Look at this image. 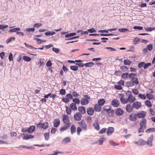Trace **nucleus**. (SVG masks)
<instances>
[{
  "label": "nucleus",
  "instance_id": "obj_1",
  "mask_svg": "<svg viewBox=\"0 0 155 155\" xmlns=\"http://www.w3.org/2000/svg\"><path fill=\"white\" fill-rule=\"evenodd\" d=\"M126 94L127 97V103H132L136 100L135 97L132 95L131 91H128Z\"/></svg>",
  "mask_w": 155,
  "mask_h": 155
},
{
  "label": "nucleus",
  "instance_id": "obj_2",
  "mask_svg": "<svg viewBox=\"0 0 155 155\" xmlns=\"http://www.w3.org/2000/svg\"><path fill=\"white\" fill-rule=\"evenodd\" d=\"M84 98H83L81 100V103L82 105H86L89 102V101L90 99L89 96L87 95H85L84 96Z\"/></svg>",
  "mask_w": 155,
  "mask_h": 155
},
{
  "label": "nucleus",
  "instance_id": "obj_3",
  "mask_svg": "<svg viewBox=\"0 0 155 155\" xmlns=\"http://www.w3.org/2000/svg\"><path fill=\"white\" fill-rule=\"evenodd\" d=\"M78 124L80 126L83 130H86L87 129V126L85 121L82 120L78 122Z\"/></svg>",
  "mask_w": 155,
  "mask_h": 155
},
{
  "label": "nucleus",
  "instance_id": "obj_4",
  "mask_svg": "<svg viewBox=\"0 0 155 155\" xmlns=\"http://www.w3.org/2000/svg\"><path fill=\"white\" fill-rule=\"evenodd\" d=\"M37 127L45 129H47L49 127V124L48 122H44L43 123H39L37 125Z\"/></svg>",
  "mask_w": 155,
  "mask_h": 155
},
{
  "label": "nucleus",
  "instance_id": "obj_5",
  "mask_svg": "<svg viewBox=\"0 0 155 155\" xmlns=\"http://www.w3.org/2000/svg\"><path fill=\"white\" fill-rule=\"evenodd\" d=\"M82 117V115L80 112H77L74 115V119L76 121H81Z\"/></svg>",
  "mask_w": 155,
  "mask_h": 155
},
{
  "label": "nucleus",
  "instance_id": "obj_6",
  "mask_svg": "<svg viewBox=\"0 0 155 155\" xmlns=\"http://www.w3.org/2000/svg\"><path fill=\"white\" fill-rule=\"evenodd\" d=\"M118 96L120 98L121 102L123 104H125L127 103V98L125 99L124 97V95L123 94H119Z\"/></svg>",
  "mask_w": 155,
  "mask_h": 155
},
{
  "label": "nucleus",
  "instance_id": "obj_7",
  "mask_svg": "<svg viewBox=\"0 0 155 155\" xmlns=\"http://www.w3.org/2000/svg\"><path fill=\"white\" fill-rule=\"evenodd\" d=\"M146 115V113L145 111L142 110L138 112L137 114V117L138 118H144Z\"/></svg>",
  "mask_w": 155,
  "mask_h": 155
},
{
  "label": "nucleus",
  "instance_id": "obj_8",
  "mask_svg": "<svg viewBox=\"0 0 155 155\" xmlns=\"http://www.w3.org/2000/svg\"><path fill=\"white\" fill-rule=\"evenodd\" d=\"M141 104L140 102L135 101L132 104V107L136 109H138L141 107Z\"/></svg>",
  "mask_w": 155,
  "mask_h": 155
},
{
  "label": "nucleus",
  "instance_id": "obj_9",
  "mask_svg": "<svg viewBox=\"0 0 155 155\" xmlns=\"http://www.w3.org/2000/svg\"><path fill=\"white\" fill-rule=\"evenodd\" d=\"M94 110L93 107H89L87 108V114L90 115L92 116L94 114Z\"/></svg>",
  "mask_w": 155,
  "mask_h": 155
},
{
  "label": "nucleus",
  "instance_id": "obj_10",
  "mask_svg": "<svg viewBox=\"0 0 155 155\" xmlns=\"http://www.w3.org/2000/svg\"><path fill=\"white\" fill-rule=\"evenodd\" d=\"M136 117L137 115L136 114L133 113L129 115V119L131 121H134L137 119Z\"/></svg>",
  "mask_w": 155,
  "mask_h": 155
},
{
  "label": "nucleus",
  "instance_id": "obj_11",
  "mask_svg": "<svg viewBox=\"0 0 155 155\" xmlns=\"http://www.w3.org/2000/svg\"><path fill=\"white\" fill-rule=\"evenodd\" d=\"M63 121L65 124L68 125L69 124V122L70 120L68 116L67 115H64L63 116Z\"/></svg>",
  "mask_w": 155,
  "mask_h": 155
},
{
  "label": "nucleus",
  "instance_id": "obj_12",
  "mask_svg": "<svg viewBox=\"0 0 155 155\" xmlns=\"http://www.w3.org/2000/svg\"><path fill=\"white\" fill-rule=\"evenodd\" d=\"M78 110L81 114H84L86 113V109L83 106H79L78 108Z\"/></svg>",
  "mask_w": 155,
  "mask_h": 155
},
{
  "label": "nucleus",
  "instance_id": "obj_13",
  "mask_svg": "<svg viewBox=\"0 0 155 155\" xmlns=\"http://www.w3.org/2000/svg\"><path fill=\"white\" fill-rule=\"evenodd\" d=\"M119 104V101L117 99H114L112 101L111 105L114 107H117Z\"/></svg>",
  "mask_w": 155,
  "mask_h": 155
},
{
  "label": "nucleus",
  "instance_id": "obj_14",
  "mask_svg": "<svg viewBox=\"0 0 155 155\" xmlns=\"http://www.w3.org/2000/svg\"><path fill=\"white\" fill-rule=\"evenodd\" d=\"M106 110L107 112L108 113L109 116L111 117L114 115L115 113L114 111L113 110L111 109L110 107L108 109H106Z\"/></svg>",
  "mask_w": 155,
  "mask_h": 155
},
{
  "label": "nucleus",
  "instance_id": "obj_15",
  "mask_svg": "<svg viewBox=\"0 0 155 155\" xmlns=\"http://www.w3.org/2000/svg\"><path fill=\"white\" fill-rule=\"evenodd\" d=\"M124 113V110L120 108L117 109L115 112L116 114L118 116H120L123 115Z\"/></svg>",
  "mask_w": 155,
  "mask_h": 155
},
{
  "label": "nucleus",
  "instance_id": "obj_16",
  "mask_svg": "<svg viewBox=\"0 0 155 155\" xmlns=\"http://www.w3.org/2000/svg\"><path fill=\"white\" fill-rule=\"evenodd\" d=\"M60 124V121L59 119L56 118L53 121L54 126L55 127H57Z\"/></svg>",
  "mask_w": 155,
  "mask_h": 155
},
{
  "label": "nucleus",
  "instance_id": "obj_17",
  "mask_svg": "<svg viewBox=\"0 0 155 155\" xmlns=\"http://www.w3.org/2000/svg\"><path fill=\"white\" fill-rule=\"evenodd\" d=\"M133 107L130 104H127L126 107V110L128 112H131L133 110Z\"/></svg>",
  "mask_w": 155,
  "mask_h": 155
},
{
  "label": "nucleus",
  "instance_id": "obj_18",
  "mask_svg": "<svg viewBox=\"0 0 155 155\" xmlns=\"http://www.w3.org/2000/svg\"><path fill=\"white\" fill-rule=\"evenodd\" d=\"M114 129L113 127H109L107 130V133L108 136L111 135L114 132Z\"/></svg>",
  "mask_w": 155,
  "mask_h": 155
},
{
  "label": "nucleus",
  "instance_id": "obj_19",
  "mask_svg": "<svg viewBox=\"0 0 155 155\" xmlns=\"http://www.w3.org/2000/svg\"><path fill=\"white\" fill-rule=\"evenodd\" d=\"M153 135H152L150 136V137L147 140V144L149 145L150 146H151L152 144V140L153 139Z\"/></svg>",
  "mask_w": 155,
  "mask_h": 155
},
{
  "label": "nucleus",
  "instance_id": "obj_20",
  "mask_svg": "<svg viewBox=\"0 0 155 155\" xmlns=\"http://www.w3.org/2000/svg\"><path fill=\"white\" fill-rule=\"evenodd\" d=\"M146 120L145 119H143L140 121V127H144V128H146Z\"/></svg>",
  "mask_w": 155,
  "mask_h": 155
},
{
  "label": "nucleus",
  "instance_id": "obj_21",
  "mask_svg": "<svg viewBox=\"0 0 155 155\" xmlns=\"http://www.w3.org/2000/svg\"><path fill=\"white\" fill-rule=\"evenodd\" d=\"M70 130L72 134L75 133L76 130V128L75 125L74 124L72 125L70 128Z\"/></svg>",
  "mask_w": 155,
  "mask_h": 155
},
{
  "label": "nucleus",
  "instance_id": "obj_22",
  "mask_svg": "<svg viewBox=\"0 0 155 155\" xmlns=\"http://www.w3.org/2000/svg\"><path fill=\"white\" fill-rule=\"evenodd\" d=\"M101 106L99 104H95L94 106V109L95 111L97 112H99L101 110Z\"/></svg>",
  "mask_w": 155,
  "mask_h": 155
},
{
  "label": "nucleus",
  "instance_id": "obj_23",
  "mask_svg": "<svg viewBox=\"0 0 155 155\" xmlns=\"http://www.w3.org/2000/svg\"><path fill=\"white\" fill-rule=\"evenodd\" d=\"M24 44L25 45V46L27 48H30L31 49H41V50H43V49H44V48H43V47H41V48H34V47H33V46H31V45H28L26 43H24Z\"/></svg>",
  "mask_w": 155,
  "mask_h": 155
},
{
  "label": "nucleus",
  "instance_id": "obj_24",
  "mask_svg": "<svg viewBox=\"0 0 155 155\" xmlns=\"http://www.w3.org/2000/svg\"><path fill=\"white\" fill-rule=\"evenodd\" d=\"M70 107L71 110L74 111H76L77 110V107L75 104L74 103H72L70 104Z\"/></svg>",
  "mask_w": 155,
  "mask_h": 155
},
{
  "label": "nucleus",
  "instance_id": "obj_25",
  "mask_svg": "<svg viewBox=\"0 0 155 155\" xmlns=\"http://www.w3.org/2000/svg\"><path fill=\"white\" fill-rule=\"evenodd\" d=\"M35 126H31L28 129V132L29 133L34 132L35 131Z\"/></svg>",
  "mask_w": 155,
  "mask_h": 155
},
{
  "label": "nucleus",
  "instance_id": "obj_26",
  "mask_svg": "<svg viewBox=\"0 0 155 155\" xmlns=\"http://www.w3.org/2000/svg\"><path fill=\"white\" fill-rule=\"evenodd\" d=\"M93 126L96 130H98L100 129L98 121H95L93 123Z\"/></svg>",
  "mask_w": 155,
  "mask_h": 155
},
{
  "label": "nucleus",
  "instance_id": "obj_27",
  "mask_svg": "<svg viewBox=\"0 0 155 155\" xmlns=\"http://www.w3.org/2000/svg\"><path fill=\"white\" fill-rule=\"evenodd\" d=\"M105 102V101L104 99H100L98 101V103L100 106H102Z\"/></svg>",
  "mask_w": 155,
  "mask_h": 155
},
{
  "label": "nucleus",
  "instance_id": "obj_28",
  "mask_svg": "<svg viewBox=\"0 0 155 155\" xmlns=\"http://www.w3.org/2000/svg\"><path fill=\"white\" fill-rule=\"evenodd\" d=\"M70 142L71 139L69 137H67L65 138L62 140V142L65 143H70Z\"/></svg>",
  "mask_w": 155,
  "mask_h": 155
},
{
  "label": "nucleus",
  "instance_id": "obj_29",
  "mask_svg": "<svg viewBox=\"0 0 155 155\" xmlns=\"http://www.w3.org/2000/svg\"><path fill=\"white\" fill-rule=\"evenodd\" d=\"M65 107L67 114L68 115H70L71 113V108L68 107L67 106H65Z\"/></svg>",
  "mask_w": 155,
  "mask_h": 155
},
{
  "label": "nucleus",
  "instance_id": "obj_30",
  "mask_svg": "<svg viewBox=\"0 0 155 155\" xmlns=\"http://www.w3.org/2000/svg\"><path fill=\"white\" fill-rule=\"evenodd\" d=\"M145 104L148 107H151L152 106V104L149 100H146L145 102Z\"/></svg>",
  "mask_w": 155,
  "mask_h": 155
},
{
  "label": "nucleus",
  "instance_id": "obj_31",
  "mask_svg": "<svg viewBox=\"0 0 155 155\" xmlns=\"http://www.w3.org/2000/svg\"><path fill=\"white\" fill-rule=\"evenodd\" d=\"M21 29L19 28H15L10 29L9 30V32H15L20 30Z\"/></svg>",
  "mask_w": 155,
  "mask_h": 155
},
{
  "label": "nucleus",
  "instance_id": "obj_32",
  "mask_svg": "<svg viewBox=\"0 0 155 155\" xmlns=\"http://www.w3.org/2000/svg\"><path fill=\"white\" fill-rule=\"evenodd\" d=\"M34 137V136L33 135H26L24 136L23 137V139L24 140H26L31 138H33Z\"/></svg>",
  "mask_w": 155,
  "mask_h": 155
},
{
  "label": "nucleus",
  "instance_id": "obj_33",
  "mask_svg": "<svg viewBox=\"0 0 155 155\" xmlns=\"http://www.w3.org/2000/svg\"><path fill=\"white\" fill-rule=\"evenodd\" d=\"M94 63L92 62H89L84 64V66L87 67H90L93 66Z\"/></svg>",
  "mask_w": 155,
  "mask_h": 155
},
{
  "label": "nucleus",
  "instance_id": "obj_34",
  "mask_svg": "<svg viewBox=\"0 0 155 155\" xmlns=\"http://www.w3.org/2000/svg\"><path fill=\"white\" fill-rule=\"evenodd\" d=\"M70 126V124L69 125L64 126L61 127L60 129V131H63L64 130H66L68 129Z\"/></svg>",
  "mask_w": 155,
  "mask_h": 155
},
{
  "label": "nucleus",
  "instance_id": "obj_35",
  "mask_svg": "<svg viewBox=\"0 0 155 155\" xmlns=\"http://www.w3.org/2000/svg\"><path fill=\"white\" fill-rule=\"evenodd\" d=\"M70 69L74 71H77L78 70V67L75 65H71L70 67Z\"/></svg>",
  "mask_w": 155,
  "mask_h": 155
},
{
  "label": "nucleus",
  "instance_id": "obj_36",
  "mask_svg": "<svg viewBox=\"0 0 155 155\" xmlns=\"http://www.w3.org/2000/svg\"><path fill=\"white\" fill-rule=\"evenodd\" d=\"M124 64L125 65H130L131 61L128 59H125L124 61Z\"/></svg>",
  "mask_w": 155,
  "mask_h": 155
},
{
  "label": "nucleus",
  "instance_id": "obj_37",
  "mask_svg": "<svg viewBox=\"0 0 155 155\" xmlns=\"http://www.w3.org/2000/svg\"><path fill=\"white\" fill-rule=\"evenodd\" d=\"M140 41V38L138 37H136L135 38L133 41V43L134 44L136 45L138 42H139Z\"/></svg>",
  "mask_w": 155,
  "mask_h": 155
},
{
  "label": "nucleus",
  "instance_id": "obj_38",
  "mask_svg": "<svg viewBox=\"0 0 155 155\" xmlns=\"http://www.w3.org/2000/svg\"><path fill=\"white\" fill-rule=\"evenodd\" d=\"M72 101L74 102L75 104H79L80 103V101L78 98H76L74 99H73Z\"/></svg>",
  "mask_w": 155,
  "mask_h": 155
},
{
  "label": "nucleus",
  "instance_id": "obj_39",
  "mask_svg": "<svg viewBox=\"0 0 155 155\" xmlns=\"http://www.w3.org/2000/svg\"><path fill=\"white\" fill-rule=\"evenodd\" d=\"M82 129L80 127H78L77 129V134L78 135H80L81 132L82 131Z\"/></svg>",
  "mask_w": 155,
  "mask_h": 155
},
{
  "label": "nucleus",
  "instance_id": "obj_40",
  "mask_svg": "<svg viewBox=\"0 0 155 155\" xmlns=\"http://www.w3.org/2000/svg\"><path fill=\"white\" fill-rule=\"evenodd\" d=\"M126 84L127 87H132L134 85V84L132 82H127Z\"/></svg>",
  "mask_w": 155,
  "mask_h": 155
},
{
  "label": "nucleus",
  "instance_id": "obj_41",
  "mask_svg": "<svg viewBox=\"0 0 155 155\" xmlns=\"http://www.w3.org/2000/svg\"><path fill=\"white\" fill-rule=\"evenodd\" d=\"M23 59L25 61H29L31 60V59L30 57L26 56H25L23 57Z\"/></svg>",
  "mask_w": 155,
  "mask_h": 155
},
{
  "label": "nucleus",
  "instance_id": "obj_42",
  "mask_svg": "<svg viewBox=\"0 0 155 155\" xmlns=\"http://www.w3.org/2000/svg\"><path fill=\"white\" fill-rule=\"evenodd\" d=\"M137 74L134 73H131L130 74H128V77L130 79H131L132 80L133 79L135 76H136Z\"/></svg>",
  "mask_w": 155,
  "mask_h": 155
},
{
  "label": "nucleus",
  "instance_id": "obj_43",
  "mask_svg": "<svg viewBox=\"0 0 155 155\" xmlns=\"http://www.w3.org/2000/svg\"><path fill=\"white\" fill-rule=\"evenodd\" d=\"M128 77V73H124L122 75L121 77L124 79H127Z\"/></svg>",
  "mask_w": 155,
  "mask_h": 155
},
{
  "label": "nucleus",
  "instance_id": "obj_44",
  "mask_svg": "<svg viewBox=\"0 0 155 155\" xmlns=\"http://www.w3.org/2000/svg\"><path fill=\"white\" fill-rule=\"evenodd\" d=\"M138 97L141 99L144 100L146 98V97L145 95L143 94H138Z\"/></svg>",
  "mask_w": 155,
  "mask_h": 155
},
{
  "label": "nucleus",
  "instance_id": "obj_45",
  "mask_svg": "<svg viewBox=\"0 0 155 155\" xmlns=\"http://www.w3.org/2000/svg\"><path fill=\"white\" fill-rule=\"evenodd\" d=\"M146 95L147 98L149 100L152 99L153 97V95L149 93H147Z\"/></svg>",
  "mask_w": 155,
  "mask_h": 155
},
{
  "label": "nucleus",
  "instance_id": "obj_46",
  "mask_svg": "<svg viewBox=\"0 0 155 155\" xmlns=\"http://www.w3.org/2000/svg\"><path fill=\"white\" fill-rule=\"evenodd\" d=\"M76 34V33H71L69 34H68L65 35V38H68L70 37L74 36Z\"/></svg>",
  "mask_w": 155,
  "mask_h": 155
},
{
  "label": "nucleus",
  "instance_id": "obj_47",
  "mask_svg": "<svg viewBox=\"0 0 155 155\" xmlns=\"http://www.w3.org/2000/svg\"><path fill=\"white\" fill-rule=\"evenodd\" d=\"M45 139L46 140H49V133H46L44 134Z\"/></svg>",
  "mask_w": 155,
  "mask_h": 155
},
{
  "label": "nucleus",
  "instance_id": "obj_48",
  "mask_svg": "<svg viewBox=\"0 0 155 155\" xmlns=\"http://www.w3.org/2000/svg\"><path fill=\"white\" fill-rule=\"evenodd\" d=\"M35 40H36L37 42L39 44H41V42H46L45 40H41V39L38 38H35Z\"/></svg>",
  "mask_w": 155,
  "mask_h": 155
},
{
  "label": "nucleus",
  "instance_id": "obj_49",
  "mask_svg": "<svg viewBox=\"0 0 155 155\" xmlns=\"http://www.w3.org/2000/svg\"><path fill=\"white\" fill-rule=\"evenodd\" d=\"M109 143L111 145L114 146H117L119 144V143H115L112 140H110L109 141Z\"/></svg>",
  "mask_w": 155,
  "mask_h": 155
},
{
  "label": "nucleus",
  "instance_id": "obj_50",
  "mask_svg": "<svg viewBox=\"0 0 155 155\" xmlns=\"http://www.w3.org/2000/svg\"><path fill=\"white\" fill-rule=\"evenodd\" d=\"M107 130V129L105 128H104L101 129L99 131V133L100 134H102L105 132Z\"/></svg>",
  "mask_w": 155,
  "mask_h": 155
},
{
  "label": "nucleus",
  "instance_id": "obj_51",
  "mask_svg": "<svg viewBox=\"0 0 155 155\" xmlns=\"http://www.w3.org/2000/svg\"><path fill=\"white\" fill-rule=\"evenodd\" d=\"M132 82L134 84H139V82L138 81V79L137 78H134L132 79Z\"/></svg>",
  "mask_w": 155,
  "mask_h": 155
},
{
  "label": "nucleus",
  "instance_id": "obj_52",
  "mask_svg": "<svg viewBox=\"0 0 155 155\" xmlns=\"http://www.w3.org/2000/svg\"><path fill=\"white\" fill-rule=\"evenodd\" d=\"M147 49H148V50L149 51H151L153 48V45L152 44H149L147 45Z\"/></svg>",
  "mask_w": 155,
  "mask_h": 155
},
{
  "label": "nucleus",
  "instance_id": "obj_53",
  "mask_svg": "<svg viewBox=\"0 0 155 155\" xmlns=\"http://www.w3.org/2000/svg\"><path fill=\"white\" fill-rule=\"evenodd\" d=\"M44 60V59H40L39 62L38 63V64H39V66L40 67H41V66H42L45 63L43 61Z\"/></svg>",
  "mask_w": 155,
  "mask_h": 155
},
{
  "label": "nucleus",
  "instance_id": "obj_54",
  "mask_svg": "<svg viewBox=\"0 0 155 155\" xmlns=\"http://www.w3.org/2000/svg\"><path fill=\"white\" fill-rule=\"evenodd\" d=\"M151 64L150 63H144V64L143 66V68L144 69H146L149 66H150Z\"/></svg>",
  "mask_w": 155,
  "mask_h": 155
},
{
  "label": "nucleus",
  "instance_id": "obj_55",
  "mask_svg": "<svg viewBox=\"0 0 155 155\" xmlns=\"http://www.w3.org/2000/svg\"><path fill=\"white\" fill-rule=\"evenodd\" d=\"M55 34V32L54 31H53L52 32H46L45 33V34L46 35H54Z\"/></svg>",
  "mask_w": 155,
  "mask_h": 155
},
{
  "label": "nucleus",
  "instance_id": "obj_56",
  "mask_svg": "<svg viewBox=\"0 0 155 155\" xmlns=\"http://www.w3.org/2000/svg\"><path fill=\"white\" fill-rule=\"evenodd\" d=\"M155 131V129L153 128H149L146 130V132L149 133L151 132H154Z\"/></svg>",
  "mask_w": 155,
  "mask_h": 155
},
{
  "label": "nucleus",
  "instance_id": "obj_57",
  "mask_svg": "<svg viewBox=\"0 0 155 155\" xmlns=\"http://www.w3.org/2000/svg\"><path fill=\"white\" fill-rule=\"evenodd\" d=\"M52 51L55 52L56 53H58L60 51V50L59 48H52Z\"/></svg>",
  "mask_w": 155,
  "mask_h": 155
},
{
  "label": "nucleus",
  "instance_id": "obj_58",
  "mask_svg": "<svg viewBox=\"0 0 155 155\" xmlns=\"http://www.w3.org/2000/svg\"><path fill=\"white\" fill-rule=\"evenodd\" d=\"M62 101L65 103H68L69 101L70 100L69 99V98L66 97V98L64 97L62 98Z\"/></svg>",
  "mask_w": 155,
  "mask_h": 155
},
{
  "label": "nucleus",
  "instance_id": "obj_59",
  "mask_svg": "<svg viewBox=\"0 0 155 155\" xmlns=\"http://www.w3.org/2000/svg\"><path fill=\"white\" fill-rule=\"evenodd\" d=\"M132 92L134 94L137 95L138 94L139 91L137 89H134L132 90Z\"/></svg>",
  "mask_w": 155,
  "mask_h": 155
},
{
  "label": "nucleus",
  "instance_id": "obj_60",
  "mask_svg": "<svg viewBox=\"0 0 155 155\" xmlns=\"http://www.w3.org/2000/svg\"><path fill=\"white\" fill-rule=\"evenodd\" d=\"M105 48L107 49V50H110V51H116V50L115 49L110 47H105Z\"/></svg>",
  "mask_w": 155,
  "mask_h": 155
},
{
  "label": "nucleus",
  "instance_id": "obj_61",
  "mask_svg": "<svg viewBox=\"0 0 155 155\" xmlns=\"http://www.w3.org/2000/svg\"><path fill=\"white\" fill-rule=\"evenodd\" d=\"M145 62H140L139 64L138 65V67L139 68H141L142 67H143L144 66V64Z\"/></svg>",
  "mask_w": 155,
  "mask_h": 155
},
{
  "label": "nucleus",
  "instance_id": "obj_62",
  "mask_svg": "<svg viewBox=\"0 0 155 155\" xmlns=\"http://www.w3.org/2000/svg\"><path fill=\"white\" fill-rule=\"evenodd\" d=\"M15 37H12L10 38L7 40L6 41V42L7 44L10 42L12 40V39H13L14 41L15 40Z\"/></svg>",
  "mask_w": 155,
  "mask_h": 155
},
{
  "label": "nucleus",
  "instance_id": "obj_63",
  "mask_svg": "<svg viewBox=\"0 0 155 155\" xmlns=\"http://www.w3.org/2000/svg\"><path fill=\"white\" fill-rule=\"evenodd\" d=\"M118 30L120 32H124L128 31V29L126 28H122L119 29Z\"/></svg>",
  "mask_w": 155,
  "mask_h": 155
},
{
  "label": "nucleus",
  "instance_id": "obj_64",
  "mask_svg": "<svg viewBox=\"0 0 155 155\" xmlns=\"http://www.w3.org/2000/svg\"><path fill=\"white\" fill-rule=\"evenodd\" d=\"M115 88L118 90H120L122 88L120 85H117L115 86Z\"/></svg>",
  "mask_w": 155,
  "mask_h": 155
}]
</instances>
